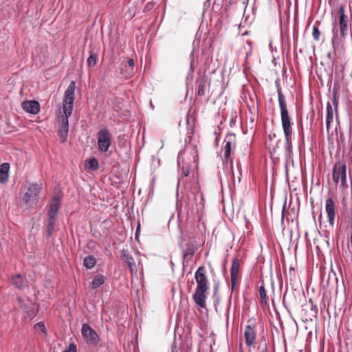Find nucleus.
<instances>
[{"mask_svg": "<svg viewBox=\"0 0 352 352\" xmlns=\"http://www.w3.org/2000/svg\"><path fill=\"white\" fill-rule=\"evenodd\" d=\"M76 89V84L74 81H72L67 89H66L63 98V115L60 118L61 125L58 131V136L61 142L64 143L67 137L69 122L68 118L71 116L73 111V104L74 101V92Z\"/></svg>", "mask_w": 352, "mask_h": 352, "instance_id": "obj_1", "label": "nucleus"}, {"mask_svg": "<svg viewBox=\"0 0 352 352\" xmlns=\"http://www.w3.org/2000/svg\"><path fill=\"white\" fill-rule=\"evenodd\" d=\"M195 278L196 281V288L192 295V298L201 308H206V300L208 291L209 289V281L206 276V269L204 265L198 267L195 274Z\"/></svg>", "mask_w": 352, "mask_h": 352, "instance_id": "obj_2", "label": "nucleus"}, {"mask_svg": "<svg viewBox=\"0 0 352 352\" xmlns=\"http://www.w3.org/2000/svg\"><path fill=\"white\" fill-rule=\"evenodd\" d=\"M338 25L339 29L337 28L336 24L332 30L331 43L333 46L340 45L345 40L348 32V16L345 14L344 6L340 5L338 8Z\"/></svg>", "mask_w": 352, "mask_h": 352, "instance_id": "obj_3", "label": "nucleus"}, {"mask_svg": "<svg viewBox=\"0 0 352 352\" xmlns=\"http://www.w3.org/2000/svg\"><path fill=\"white\" fill-rule=\"evenodd\" d=\"M278 103L280 109V118L281 124L287 142L289 144L291 141V137L292 133V129L291 124V119L289 116V113L287 107V102L283 95L281 88H278Z\"/></svg>", "mask_w": 352, "mask_h": 352, "instance_id": "obj_4", "label": "nucleus"}, {"mask_svg": "<svg viewBox=\"0 0 352 352\" xmlns=\"http://www.w3.org/2000/svg\"><path fill=\"white\" fill-rule=\"evenodd\" d=\"M332 177L336 185L340 180V188L342 192H345L348 188L346 181V165L344 162L338 161L335 163L332 169Z\"/></svg>", "mask_w": 352, "mask_h": 352, "instance_id": "obj_5", "label": "nucleus"}, {"mask_svg": "<svg viewBox=\"0 0 352 352\" xmlns=\"http://www.w3.org/2000/svg\"><path fill=\"white\" fill-rule=\"evenodd\" d=\"M41 187L37 184H28L23 195V201L28 206H32L37 202L38 197Z\"/></svg>", "mask_w": 352, "mask_h": 352, "instance_id": "obj_6", "label": "nucleus"}, {"mask_svg": "<svg viewBox=\"0 0 352 352\" xmlns=\"http://www.w3.org/2000/svg\"><path fill=\"white\" fill-rule=\"evenodd\" d=\"M111 135L107 129H102L98 132V146L101 152H107L111 145Z\"/></svg>", "mask_w": 352, "mask_h": 352, "instance_id": "obj_7", "label": "nucleus"}, {"mask_svg": "<svg viewBox=\"0 0 352 352\" xmlns=\"http://www.w3.org/2000/svg\"><path fill=\"white\" fill-rule=\"evenodd\" d=\"M244 337L248 346H253L256 342V332L255 324L248 321V324L245 328Z\"/></svg>", "mask_w": 352, "mask_h": 352, "instance_id": "obj_8", "label": "nucleus"}, {"mask_svg": "<svg viewBox=\"0 0 352 352\" xmlns=\"http://www.w3.org/2000/svg\"><path fill=\"white\" fill-rule=\"evenodd\" d=\"M81 331L89 343H97L99 341L97 333L88 324H82Z\"/></svg>", "mask_w": 352, "mask_h": 352, "instance_id": "obj_9", "label": "nucleus"}, {"mask_svg": "<svg viewBox=\"0 0 352 352\" xmlns=\"http://www.w3.org/2000/svg\"><path fill=\"white\" fill-rule=\"evenodd\" d=\"M239 266L240 261L238 258H235L232 260V265L230 268V278H231V288L233 291L234 287L236 285L239 275Z\"/></svg>", "mask_w": 352, "mask_h": 352, "instance_id": "obj_10", "label": "nucleus"}, {"mask_svg": "<svg viewBox=\"0 0 352 352\" xmlns=\"http://www.w3.org/2000/svg\"><path fill=\"white\" fill-rule=\"evenodd\" d=\"M325 209L327 214L328 221L330 226H333L336 216L335 206L332 198L329 197L326 200Z\"/></svg>", "mask_w": 352, "mask_h": 352, "instance_id": "obj_11", "label": "nucleus"}, {"mask_svg": "<svg viewBox=\"0 0 352 352\" xmlns=\"http://www.w3.org/2000/svg\"><path fill=\"white\" fill-rule=\"evenodd\" d=\"M23 109L28 113L36 115L40 111V104L36 100H26L22 103Z\"/></svg>", "mask_w": 352, "mask_h": 352, "instance_id": "obj_12", "label": "nucleus"}, {"mask_svg": "<svg viewBox=\"0 0 352 352\" xmlns=\"http://www.w3.org/2000/svg\"><path fill=\"white\" fill-rule=\"evenodd\" d=\"M197 248L193 243H187L186 250L183 251V264L188 263L192 258Z\"/></svg>", "mask_w": 352, "mask_h": 352, "instance_id": "obj_13", "label": "nucleus"}, {"mask_svg": "<svg viewBox=\"0 0 352 352\" xmlns=\"http://www.w3.org/2000/svg\"><path fill=\"white\" fill-rule=\"evenodd\" d=\"M12 283L19 289H23L27 286L26 280L21 275L16 274L12 278Z\"/></svg>", "mask_w": 352, "mask_h": 352, "instance_id": "obj_14", "label": "nucleus"}, {"mask_svg": "<svg viewBox=\"0 0 352 352\" xmlns=\"http://www.w3.org/2000/svg\"><path fill=\"white\" fill-rule=\"evenodd\" d=\"M60 208V200L57 197L53 198L50 205V210L47 212L48 216H55L58 212Z\"/></svg>", "mask_w": 352, "mask_h": 352, "instance_id": "obj_15", "label": "nucleus"}, {"mask_svg": "<svg viewBox=\"0 0 352 352\" xmlns=\"http://www.w3.org/2000/svg\"><path fill=\"white\" fill-rule=\"evenodd\" d=\"M10 165L8 163H3L0 166V182L5 183L8 179V170Z\"/></svg>", "mask_w": 352, "mask_h": 352, "instance_id": "obj_16", "label": "nucleus"}, {"mask_svg": "<svg viewBox=\"0 0 352 352\" xmlns=\"http://www.w3.org/2000/svg\"><path fill=\"white\" fill-rule=\"evenodd\" d=\"M333 120V111L330 102L327 104V129L329 130Z\"/></svg>", "mask_w": 352, "mask_h": 352, "instance_id": "obj_17", "label": "nucleus"}, {"mask_svg": "<svg viewBox=\"0 0 352 352\" xmlns=\"http://www.w3.org/2000/svg\"><path fill=\"white\" fill-rule=\"evenodd\" d=\"M55 223H56V217L55 216H48L47 226V235L48 236H52V234L54 230Z\"/></svg>", "mask_w": 352, "mask_h": 352, "instance_id": "obj_18", "label": "nucleus"}, {"mask_svg": "<svg viewBox=\"0 0 352 352\" xmlns=\"http://www.w3.org/2000/svg\"><path fill=\"white\" fill-rule=\"evenodd\" d=\"M198 82V90H197V94L200 96H202L206 93V89L208 87V84L207 82L206 79L201 78Z\"/></svg>", "mask_w": 352, "mask_h": 352, "instance_id": "obj_19", "label": "nucleus"}, {"mask_svg": "<svg viewBox=\"0 0 352 352\" xmlns=\"http://www.w3.org/2000/svg\"><path fill=\"white\" fill-rule=\"evenodd\" d=\"M104 283V277L102 274H98L94 276L91 281V288L97 289Z\"/></svg>", "mask_w": 352, "mask_h": 352, "instance_id": "obj_20", "label": "nucleus"}, {"mask_svg": "<svg viewBox=\"0 0 352 352\" xmlns=\"http://www.w3.org/2000/svg\"><path fill=\"white\" fill-rule=\"evenodd\" d=\"M96 263V259L94 256H88L85 257L83 261L84 266L88 269L93 268Z\"/></svg>", "mask_w": 352, "mask_h": 352, "instance_id": "obj_21", "label": "nucleus"}, {"mask_svg": "<svg viewBox=\"0 0 352 352\" xmlns=\"http://www.w3.org/2000/svg\"><path fill=\"white\" fill-rule=\"evenodd\" d=\"M259 296L261 298V304L266 305L269 300V298L263 285H261L259 287Z\"/></svg>", "mask_w": 352, "mask_h": 352, "instance_id": "obj_22", "label": "nucleus"}, {"mask_svg": "<svg viewBox=\"0 0 352 352\" xmlns=\"http://www.w3.org/2000/svg\"><path fill=\"white\" fill-rule=\"evenodd\" d=\"M231 146H232V140L229 139L228 140L226 141V144L223 147L224 157L227 162L228 161V160L230 157Z\"/></svg>", "mask_w": 352, "mask_h": 352, "instance_id": "obj_23", "label": "nucleus"}, {"mask_svg": "<svg viewBox=\"0 0 352 352\" xmlns=\"http://www.w3.org/2000/svg\"><path fill=\"white\" fill-rule=\"evenodd\" d=\"M90 52H91V54L89 56V58H87V66L88 67H93V66H95L96 65L98 55H97L96 53H94V52H93L91 51Z\"/></svg>", "mask_w": 352, "mask_h": 352, "instance_id": "obj_24", "label": "nucleus"}, {"mask_svg": "<svg viewBox=\"0 0 352 352\" xmlns=\"http://www.w3.org/2000/svg\"><path fill=\"white\" fill-rule=\"evenodd\" d=\"M88 168L92 170H97L98 168V160L94 157L90 159L88 162Z\"/></svg>", "mask_w": 352, "mask_h": 352, "instance_id": "obj_25", "label": "nucleus"}, {"mask_svg": "<svg viewBox=\"0 0 352 352\" xmlns=\"http://www.w3.org/2000/svg\"><path fill=\"white\" fill-rule=\"evenodd\" d=\"M34 329H35V330L41 332L44 335H46V333H47L45 324H44V323L43 322H37L34 325Z\"/></svg>", "mask_w": 352, "mask_h": 352, "instance_id": "obj_26", "label": "nucleus"}, {"mask_svg": "<svg viewBox=\"0 0 352 352\" xmlns=\"http://www.w3.org/2000/svg\"><path fill=\"white\" fill-rule=\"evenodd\" d=\"M320 34H321V33H320V31L319 30L318 27L316 25H314L313 32H312V36H313L314 39L315 41H318L320 40Z\"/></svg>", "mask_w": 352, "mask_h": 352, "instance_id": "obj_27", "label": "nucleus"}, {"mask_svg": "<svg viewBox=\"0 0 352 352\" xmlns=\"http://www.w3.org/2000/svg\"><path fill=\"white\" fill-rule=\"evenodd\" d=\"M126 263L127 264L129 268L130 269L131 272L133 273V267H135V261L131 256L127 258V259L126 260Z\"/></svg>", "mask_w": 352, "mask_h": 352, "instance_id": "obj_28", "label": "nucleus"}, {"mask_svg": "<svg viewBox=\"0 0 352 352\" xmlns=\"http://www.w3.org/2000/svg\"><path fill=\"white\" fill-rule=\"evenodd\" d=\"M63 352H77L76 345L74 343H71L68 349H65Z\"/></svg>", "mask_w": 352, "mask_h": 352, "instance_id": "obj_29", "label": "nucleus"}, {"mask_svg": "<svg viewBox=\"0 0 352 352\" xmlns=\"http://www.w3.org/2000/svg\"><path fill=\"white\" fill-rule=\"evenodd\" d=\"M333 105L334 106L336 113L338 112V100L336 96V94L333 93Z\"/></svg>", "mask_w": 352, "mask_h": 352, "instance_id": "obj_30", "label": "nucleus"}, {"mask_svg": "<svg viewBox=\"0 0 352 352\" xmlns=\"http://www.w3.org/2000/svg\"><path fill=\"white\" fill-rule=\"evenodd\" d=\"M126 65H129V67L131 68V70H133V67H134V60L133 59H129L126 61L124 66L126 67ZM133 72V71H130L129 72V74H131Z\"/></svg>", "mask_w": 352, "mask_h": 352, "instance_id": "obj_31", "label": "nucleus"}, {"mask_svg": "<svg viewBox=\"0 0 352 352\" xmlns=\"http://www.w3.org/2000/svg\"><path fill=\"white\" fill-rule=\"evenodd\" d=\"M189 169H190V168H189V167H188V166H186V167H185L184 166H182V174H183L185 177L188 176V175H189V172H190Z\"/></svg>", "mask_w": 352, "mask_h": 352, "instance_id": "obj_32", "label": "nucleus"}, {"mask_svg": "<svg viewBox=\"0 0 352 352\" xmlns=\"http://www.w3.org/2000/svg\"><path fill=\"white\" fill-rule=\"evenodd\" d=\"M184 154V152L180 151L177 157V162L179 166H181L182 162H183V155Z\"/></svg>", "mask_w": 352, "mask_h": 352, "instance_id": "obj_33", "label": "nucleus"}, {"mask_svg": "<svg viewBox=\"0 0 352 352\" xmlns=\"http://www.w3.org/2000/svg\"><path fill=\"white\" fill-rule=\"evenodd\" d=\"M122 256L125 258V260L127 259V258H129L131 255H129L126 251L125 250H123L122 252Z\"/></svg>", "mask_w": 352, "mask_h": 352, "instance_id": "obj_34", "label": "nucleus"}, {"mask_svg": "<svg viewBox=\"0 0 352 352\" xmlns=\"http://www.w3.org/2000/svg\"><path fill=\"white\" fill-rule=\"evenodd\" d=\"M262 352H269L267 346H265V348L262 351Z\"/></svg>", "mask_w": 352, "mask_h": 352, "instance_id": "obj_35", "label": "nucleus"}, {"mask_svg": "<svg viewBox=\"0 0 352 352\" xmlns=\"http://www.w3.org/2000/svg\"><path fill=\"white\" fill-rule=\"evenodd\" d=\"M247 43H248L249 45H250V46H251V45H252V42H251V41H247Z\"/></svg>", "mask_w": 352, "mask_h": 352, "instance_id": "obj_36", "label": "nucleus"}, {"mask_svg": "<svg viewBox=\"0 0 352 352\" xmlns=\"http://www.w3.org/2000/svg\"><path fill=\"white\" fill-rule=\"evenodd\" d=\"M231 165H232V160H230Z\"/></svg>", "mask_w": 352, "mask_h": 352, "instance_id": "obj_37", "label": "nucleus"}]
</instances>
